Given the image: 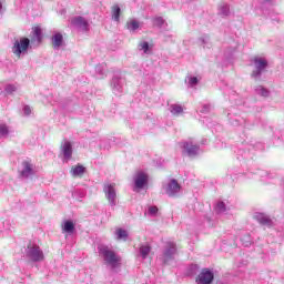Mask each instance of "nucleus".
Returning a JSON list of instances; mask_svg holds the SVG:
<instances>
[{
  "instance_id": "58836bf2",
  "label": "nucleus",
  "mask_w": 284,
  "mask_h": 284,
  "mask_svg": "<svg viewBox=\"0 0 284 284\" xmlns=\"http://www.w3.org/2000/svg\"><path fill=\"white\" fill-rule=\"evenodd\" d=\"M95 79H103V77H105V74L103 72H98L95 73Z\"/></svg>"
},
{
  "instance_id": "9b49d317",
  "label": "nucleus",
  "mask_w": 284,
  "mask_h": 284,
  "mask_svg": "<svg viewBox=\"0 0 284 284\" xmlns=\"http://www.w3.org/2000/svg\"><path fill=\"white\" fill-rule=\"evenodd\" d=\"M134 186L136 187V190H143V187H145V185H148V174H145L144 172H138L134 178Z\"/></svg>"
},
{
  "instance_id": "7ed1b4c3",
  "label": "nucleus",
  "mask_w": 284,
  "mask_h": 284,
  "mask_svg": "<svg viewBox=\"0 0 284 284\" xmlns=\"http://www.w3.org/2000/svg\"><path fill=\"white\" fill-rule=\"evenodd\" d=\"M28 48H30V39L21 38L20 40L14 41L11 50L17 59H21V54H26Z\"/></svg>"
},
{
  "instance_id": "a19ab883",
  "label": "nucleus",
  "mask_w": 284,
  "mask_h": 284,
  "mask_svg": "<svg viewBox=\"0 0 284 284\" xmlns=\"http://www.w3.org/2000/svg\"><path fill=\"white\" fill-rule=\"evenodd\" d=\"M2 6H1V3H0V8H1Z\"/></svg>"
},
{
  "instance_id": "6e6552de",
  "label": "nucleus",
  "mask_w": 284,
  "mask_h": 284,
  "mask_svg": "<svg viewBox=\"0 0 284 284\" xmlns=\"http://www.w3.org/2000/svg\"><path fill=\"white\" fill-rule=\"evenodd\" d=\"M214 273L209 268H203L196 278V284H212Z\"/></svg>"
},
{
  "instance_id": "ddd939ff",
  "label": "nucleus",
  "mask_w": 284,
  "mask_h": 284,
  "mask_svg": "<svg viewBox=\"0 0 284 284\" xmlns=\"http://www.w3.org/2000/svg\"><path fill=\"white\" fill-rule=\"evenodd\" d=\"M34 174V168L32 163L24 161L22 162V170L20 171V176L22 179H30V176H33Z\"/></svg>"
},
{
  "instance_id": "1a4fd4ad",
  "label": "nucleus",
  "mask_w": 284,
  "mask_h": 284,
  "mask_svg": "<svg viewBox=\"0 0 284 284\" xmlns=\"http://www.w3.org/2000/svg\"><path fill=\"white\" fill-rule=\"evenodd\" d=\"M175 254H176V244L174 242H168L163 252L164 263H170V261H173Z\"/></svg>"
},
{
  "instance_id": "e433bc0d",
  "label": "nucleus",
  "mask_w": 284,
  "mask_h": 284,
  "mask_svg": "<svg viewBox=\"0 0 284 284\" xmlns=\"http://www.w3.org/2000/svg\"><path fill=\"white\" fill-rule=\"evenodd\" d=\"M73 196H79L80 199H83L85 196V191L82 190H75L73 192Z\"/></svg>"
},
{
  "instance_id": "ea45409f",
  "label": "nucleus",
  "mask_w": 284,
  "mask_h": 284,
  "mask_svg": "<svg viewBox=\"0 0 284 284\" xmlns=\"http://www.w3.org/2000/svg\"><path fill=\"white\" fill-rule=\"evenodd\" d=\"M247 245H250V242H247V243L245 244L246 247H247Z\"/></svg>"
},
{
  "instance_id": "2f4dec72",
  "label": "nucleus",
  "mask_w": 284,
  "mask_h": 284,
  "mask_svg": "<svg viewBox=\"0 0 284 284\" xmlns=\"http://www.w3.org/2000/svg\"><path fill=\"white\" fill-rule=\"evenodd\" d=\"M10 134V130L8 129V125L0 123V139H6Z\"/></svg>"
},
{
  "instance_id": "bb28decb",
  "label": "nucleus",
  "mask_w": 284,
  "mask_h": 284,
  "mask_svg": "<svg viewBox=\"0 0 284 284\" xmlns=\"http://www.w3.org/2000/svg\"><path fill=\"white\" fill-rule=\"evenodd\" d=\"M195 274H199V265L191 264L186 270V276H195Z\"/></svg>"
},
{
  "instance_id": "c9c22d12",
  "label": "nucleus",
  "mask_w": 284,
  "mask_h": 284,
  "mask_svg": "<svg viewBox=\"0 0 284 284\" xmlns=\"http://www.w3.org/2000/svg\"><path fill=\"white\" fill-rule=\"evenodd\" d=\"M22 112L24 116H30V114H32V109L30 108V105H24Z\"/></svg>"
},
{
  "instance_id": "5701e85b",
  "label": "nucleus",
  "mask_w": 284,
  "mask_h": 284,
  "mask_svg": "<svg viewBox=\"0 0 284 284\" xmlns=\"http://www.w3.org/2000/svg\"><path fill=\"white\" fill-rule=\"evenodd\" d=\"M255 94H258L260 97H264L265 99H267V97H270V90L265 89L262 85H258L255 88Z\"/></svg>"
},
{
  "instance_id": "7c9ffc66",
  "label": "nucleus",
  "mask_w": 284,
  "mask_h": 284,
  "mask_svg": "<svg viewBox=\"0 0 284 284\" xmlns=\"http://www.w3.org/2000/svg\"><path fill=\"white\" fill-rule=\"evenodd\" d=\"M255 65L257 70H265L267 68V61L265 59H255Z\"/></svg>"
},
{
  "instance_id": "412c9836",
  "label": "nucleus",
  "mask_w": 284,
  "mask_h": 284,
  "mask_svg": "<svg viewBox=\"0 0 284 284\" xmlns=\"http://www.w3.org/2000/svg\"><path fill=\"white\" fill-rule=\"evenodd\" d=\"M72 176H83L85 174V166L77 165L71 169Z\"/></svg>"
},
{
  "instance_id": "c756f323",
  "label": "nucleus",
  "mask_w": 284,
  "mask_h": 284,
  "mask_svg": "<svg viewBox=\"0 0 284 284\" xmlns=\"http://www.w3.org/2000/svg\"><path fill=\"white\" fill-rule=\"evenodd\" d=\"M112 17L114 19V21H119L120 17H121V8H119L118 4L112 7Z\"/></svg>"
},
{
  "instance_id": "4c0bfd02",
  "label": "nucleus",
  "mask_w": 284,
  "mask_h": 284,
  "mask_svg": "<svg viewBox=\"0 0 284 284\" xmlns=\"http://www.w3.org/2000/svg\"><path fill=\"white\" fill-rule=\"evenodd\" d=\"M252 79H255V81H258V79H261V72L253 73Z\"/></svg>"
},
{
  "instance_id": "c85d7f7f",
  "label": "nucleus",
  "mask_w": 284,
  "mask_h": 284,
  "mask_svg": "<svg viewBox=\"0 0 284 284\" xmlns=\"http://www.w3.org/2000/svg\"><path fill=\"white\" fill-rule=\"evenodd\" d=\"M19 90V85L17 84H7L4 85V93L6 94H14Z\"/></svg>"
},
{
  "instance_id": "4468645a",
  "label": "nucleus",
  "mask_w": 284,
  "mask_h": 284,
  "mask_svg": "<svg viewBox=\"0 0 284 284\" xmlns=\"http://www.w3.org/2000/svg\"><path fill=\"white\" fill-rule=\"evenodd\" d=\"M179 192H181V184H179V181L172 179L166 186V194L172 197L176 196Z\"/></svg>"
},
{
  "instance_id": "4be33fe9",
  "label": "nucleus",
  "mask_w": 284,
  "mask_h": 284,
  "mask_svg": "<svg viewBox=\"0 0 284 284\" xmlns=\"http://www.w3.org/2000/svg\"><path fill=\"white\" fill-rule=\"evenodd\" d=\"M115 236L118 241H128V231L123 229H118L115 231Z\"/></svg>"
},
{
  "instance_id": "72a5a7b5",
  "label": "nucleus",
  "mask_w": 284,
  "mask_h": 284,
  "mask_svg": "<svg viewBox=\"0 0 284 284\" xmlns=\"http://www.w3.org/2000/svg\"><path fill=\"white\" fill-rule=\"evenodd\" d=\"M215 212H217V214H223V212H225V202H217Z\"/></svg>"
},
{
  "instance_id": "f257e3e1",
  "label": "nucleus",
  "mask_w": 284,
  "mask_h": 284,
  "mask_svg": "<svg viewBox=\"0 0 284 284\" xmlns=\"http://www.w3.org/2000/svg\"><path fill=\"white\" fill-rule=\"evenodd\" d=\"M99 256L102 258L105 267L112 272V274H119L121 266L123 265V257L116 253L112 247L101 244L98 246Z\"/></svg>"
},
{
  "instance_id": "dca6fc26",
  "label": "nucleus",
  "mask_w": 284,
  "mask_h": 284,
  "mask_svg": "<svg viewBox=\"0 0 284 284\" xmlns=\"http://www.w3.org/2000/svg\"><path fill=\"white\" fill-rule=\"evenodd\" d=\"M62 234H68L69 236H72L74 234L77 226L74 225V222L72 220H65L61 225Z\"/></svg>"
},
{
  "instance_id": "a211bd4d",
  "label": "nucleus",
  "mask_w": 284,
  "mask_h": 284,
  "mask_svg": "<svg viewBox=\"0 0 284 284\" xmlns=\"http://www.w3.org/2000/svg\"><path fill=\"white\" fill-rule=\"evenodd\" d=\"M52 41V48H61L63 45V34L61 33H55L51 38Z\"/></svg>"
},
{
  "instance_id": "6ab92c4d",
  "label": "nucleus",
  "mask_w": 284,
  "mask_h": 284,
  "mask_svg": "<svg viewBox=\"0 0 284 284\" xmlns=\"http://www.w3.org/2000/svg\"><path fill=\"white\" fill-rule=\"evenodd\" d=\"M32 33H33V37L31 38V41L32 42L37 41V42L41 43V41L43 39L41 36L42 34L41 27H39V26L33 27Z\"/></svg>"
},
{
  "instance_id": "9d476101",
  "label": "nucleus",
  "mask_w": 284,
  "mask_h": 284,
  "mask_svg": "<svg viewBox=\"0 0 284 284\" xmlns=\"http://www.w3.org/2000/svg\"><path fill=\"white\" fill-rule=\"evenodd\" d=\"M202 80H203V77L201 74L189 73L184 79V83L185 85H187V88H191L192 90H196V87L199 85V83H201Z\"/></svg>"
},
{
  "instance_id": "20e7f679",
  "label": "nucleus",
  "mask_w": 284,
  "mask_h": 284,
  "mask_svg": "<svg viewBox=\"0 0 284 284\" xmlns=\"http://www.w3.org/2000/svg\"><path fill=\"white\" fill-rule=\"evenodd\" d=\"M103 192L109 205L115 207L116 205V184L115 183H105L103 185Z\"/></svg>"
},
{
  "instance_id": "2eb2a0df",
  "label": "nucleus",
  "mask_w": 284,
  "mask_h": 284,
  "mask_svg": "<svg viewBox=\"0 0 284 284\" xmlns=\"http://www.w3.org/2000/svg\"><path fill=\"white\" fill-rule=\"evenodd\" d=\"M254 219L257 221V223H260V225H264L266 227H272L274 225L272 219H270L265 213H255Z\"/></svg>"
},
{
  "instance_id": "0eeeda50",
  "label": "nucleus",
  "mask_w": 284,
  "mask_h": 284,
  "mask_svg": "<svg viewBox=\"0 0 284 284\" xmlns=\"http://www.w3.org/2000/svg\"><path fill=\"white\" fill-rule=\"evenodd\" d=\"M227 118H229L231 125H234L235 128H239V125L241 128H245L247 130H250V128H252V125L247 123V119L243 118V115H241V114L229 113Z\"/></svg>"
},
{
  "instance_id": "f3484780",
  "label": "nucleus",
  "mask_w": 284,
  "mask_h": 284,
  "mask_svg": "<svg viewBox=\"0 0 284 284\" xmlns=\"http://www.w3.org/2000/svg\"><path fill=\"white\" fill-rule=\"evenodd\" d=\"M72 26H75L77 28H82V30L88 29V21L83 19V17H77L71 20Z\"/></svg>"
},
{
  "instance_id": "473e14b6",
  "label": "nucleus",
  "mask_w": 284,
  "mask_h": 284,
  "mask_svg": "<svg viewBox=\"0 0 284 284\" xmlns=\"http://www.w3.org/2000/svg\"><path fill=\"white\" fill-rule=\"evenodd\" d=\"M211 111H212V104H202L200 109L201 114H210Z\"/></svg>"
},
{
  "instance_id": "423d86ee",
  "label": "nucleus",
  "mask_w": 284,
  "mask_h": 284,
  "mask_svg": "<svg viewBox=\"0 0 284 284\" xmlns=\"http://www.w3.org/2000/svg\"><path fill=\"white\" fill-rule=\"evenodd\" d=\"M182 149L190 158L199 156V152L201 151V146L192 139L182 142Z\"/></svg>"
},
{
  "instance_id": "aec40b11",
  "label": "nucleus",
  "mask_w": 284,
  "mask_h": 284,
  "mask_svg": "<svg viewBox=\"0 0 284 284\" xmlns=\"http://www.w3.org/2000/svg\"><path fill=\"white\" fill-rule=\"evenodd\" d=\"M139 48L143 51L144 54H152V48H154V43L143 41L139 43Z\"/></svg>"
},
{
  "instance_id": "f03ea898",
  "label": "nucleus",
  "mask_w": 284,
  "mask_h": 284,
  "mask_svg": "<svg viewBox=\"0 0 284 284\" xmlns=\"http://www.w3.org/2000/svg\"><path fill=\"white\" fill-rule=\"evenodd\" d=\"M26 257L33 263H41L45 258L43 250L36 244H28L26 248Z\"/></svg>"
},
{
  "instance_id": "39448f33",
  "label": "nucleus",
  "mask_w": 284,
  "mask_h": 284,
  "mask_svg": "<svg viewBox=\"0 0 284 284\" xmlns=\"http://www.w3.org/2000/svg\"><path fill=\"white\" fill-rule=\"evenodd\" d=\"M123 85H125V79L121 77V73H115L111 79V90L115 97L123 94Z\"/></svg>"
},
{
  "instance_id": "cd10ccee",
  "label": "nucleus",
  "mask_w": 284,
  "mask_h": 284,
  "mask_svg": "<svg viewBox=\"0 0 284 284\" xmlns=\"http://www.w3.org/2000/svg\"><path fill=\"white\" fill-rule=\"evenodd\" d=\"M183 113V106L181 104H172L171 105V114L179 116V114Z\"/></svg>"
},
{
  "instance_id": "f8f14e48",
  "label": "nucleus",
  "mask_w": 284,
  "mask_h": 284,
  "mask_svg": "<svg viewBox=\"0 0 284 284\" xmlns=\"http://www.w3.org/2000/svg\"><path fill=\"white\" fill-rule=\"evenodd\" d=\"M72 143L70 141H64L61 144V153L63 154V163H68L72 159Z\"/></svg>"
},
{
  "instance_id": "a878e982",
  "label": "nucleus",
  "mask_w": 284,
  "mask_h": 284,
  "mask_svg": "<svg viewBox=\"0 0 284 284\" xmlns=\"http://www.w3.org/2000/svg\"><path fill=\"white\" fill-rule=\"evenodd\" d=\"M150 245H142L140 246V256H142L143 260L148 258L151 252Z\"/></svg>"
},
{
  "instance_id": "f704fd0d",
  "label": "nucleus",
  "mask_w": 284,
  "mask_h": 284,
  "mask_svg": "<svg viewBox=\"0 0 284 284\" xmlns=\"http://www.w3.org/2000/svg\"><path fill=\"white\" fill-rule=\"evenodd\" d=\"M158 213H159V207L156 206H150L148 210L149 216H156Z\"/></svg>"
},
{
  "instance_id": "b1692460",
  "label": "nucleus",
  "mask_w": 284,
  "mask_h": 284,
  "mask_svg": "<svg viewBox=\"0 0 284 284\" xmlns=\"http://www.w3.org/2000/svg\"><path fill=\"white\" fill-rule=\"evenodd\" d=\"M126 28L131 31L134 32V30H139L141 28V23L136 20H130L126 22Z\"/></svg>"
},
{
  "instance_id": "393cba45",
  "label": "nucleus",
  "mask_w": 284,
  "mask_h": 284,
  "mask_svg": "<svg viewBox=\"0 0 284 284\" xmlns=\"http://www.w3.org/2000/svg\"><path fill=\"white\" fill-rule=\"evenodd\" d=\"M12 230H14V226H12V223L9 220L2 222V227L0 226V232H12Z\"/></svg>"
}]
</instances>
